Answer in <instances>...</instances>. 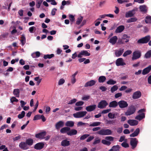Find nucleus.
<instances>
[{
    "mask_svg": "<svg viewBox=\"0 0 151 151\" xmlns=\"http://www.w3.org/2000/svg\"><path fill=\"white\" fill-rule=\"evenodd\" d=\"M42 1V0H37V2L36 4V6L37 8H39L40 7V5Z\"/></svg>",
    "mask_w": 151,
    "mask_h": 151,
    "instance_id": "obj_45",
    "label": "nucleus"
},
{
    "mask_svg": "<svg viewBox=\"0 0 151 151\" xmlns=\"http://www.w3.org/2000/svg\"><path fill=\"white\" fill-rule=\"evenodd\" d=\"M20 90L19 89H14V90L13 93L14 95L17 97H19V96Z\"/></svg>",
    "mask_w": 151,
    "mask_h": 151,
    "instance_id": "obj_31",
    "label": "nucleus"
},
{
    "mask_svg": "<svg viewBox=\"0 0 151 151\" xmlns=\"http://www.w3.org/2000/svg\"><path fill=\"white\" fill-rule=\"evenodd\" d=\"M150 38H141L137 41L138 43H146L150 40Z\"/></svg>",
    "mask_w": 151,
    "mask_h": 151,
    "instance_id": "obj_24",
    "label": "nucleus"
},
{
    "mask_svg": "<svg viewBox=\"0 0 151 151\" xmlns=\"http://www.w3.org/2000/svg\"><path fill=\"white\" fill-rule=\"evenodd\" d=\"M70 130V128L69 127H66L61 128L60 131L62 133L64 134L66 133L67 134V133Z\"/></svg>",
    "mask_w": 151,
    "mask_h": 151,
    "instance_id": "obj_23",
    "label": "nucleus"
},
{
    "mask_svg": "<svg viewBox=\"0 0 151 151\" xmlns=\"http://www.w3.org/2000/svg\"><path fill=\"white\" fill-rule=\"evenodd\" d=\"M96 81L93 80H91L86 82L84 85L85 87L91 86L95 84Z\"/></svg>",
    "mask_w": 151,
    "mask_h": 151,
    "instance_id": "obj_19",
    "label": "nucleus"
},
{
    "mask_svg": "<svg viewBox=\"0 0 151 151\" xmlns=\"http://www.w3.org/2000/svg\"><path fill=\"white\" fill-rule=\"evenodd\" d=\"M26 143L28 146H31L33 144V140L32 139L28 138L26 140Z\"/></svg>",
    "mask_w": 151,
    "mask_h": 151,
    "instance_id": "obj_35",
    "label": "nucleus"
},
{
    "mask_svg": "<svg viewBox=\"0 0 151 151\" xmlns=\"http://www.w3.org/2000/svg\"><path fill=\"white\" fill-rule=\"evenodd\" d=\"M40 52L39 51H37L31 54V56L33 58H38L40 56Z\"/></svg>",
    "mask_w": 151,
    "mask_h": 151,
    "instance_id": "obj_33",
    "label": "nucleus"
},
{
    "mask_svg": "<svg viewBox=\"0 0 151 151\" xmlns=\"http://www.w3.org/2000/svg\"><path fill=\"white\" fill-rule=\"evenodd\" d=\"M136 110V109L134 106L131 105L129 106L127 111L125 112V114L126 116H129L134 114Z\"/></svg>",
    "mask_w": 151,
    "mask_h": 151,
    "instance_id": "obj_2",
    "label": "nucleus"
},
{
    "mask_svg": "<svg viewBox=\"0 0 151 151\" xmlns=\"http://www.w3.org/2000/svg\"><path fill=\"white\" fill-rule=\"evenodd\" d=\"M106 80V78L104 76H100L98 79V81L100 83H104Z\"/></svg>",
    "mask_w": 151,
    "mask_h": 151,
    "instance_id": "obj_36",
    "label": "nucleus"
},
{
    "mask_svg": "<svg viewBox=\"0 0 151 151\" xmlns=\"http://www.w3.org/2000/svg\"><path fill=\"white\" fill-rule=\"evenodd\" d=\"M84 103L82 101H79L76 102V105L77 106H82Z\"/></svg>",
    "mask_w": 151,
    "mask_h": 151,
    "instance_id": "obj_59",
    "label": "nucleus"
},
{
    "mask_svg": "<svg viewBox=\"0 0 151 151\" xmlns=\"http://www.w3.org/2000/svg\"><path fill=\"white\" fill-rule=\"evenodd\" d=\"M124 51V49L120 48L119 50H116L115 51V55L116 57H119L122 54Z\"/></svg>",
    "mask_w": 151,
    "mask_h": 151,
    "instance_id": "obj_22",
    "label": "nucleus"
},
{
    "mask_svg": "<svg viewBox=\"0 0 151 151\" xmlns=\"http://www.w3.org/2000/svg\"><path fill=\"white\" fill-rule=\"evenodd\" d=\"M25 115V112L24 111H22L20 114H19L18 115V118L19 119H21Z\"/></svg>",
    "mask_w": 151,
    "mask_h": 151,
    "instance_id": "obj_41",
    "label": "nucleus"
},
{
    "mask_svg": "<svg viewBox=\"0 0 151 151\" xmlns=\"http://www.w3.org/2000/svg\"><path fill=\"white\" fill-rule=\"evenodd\" d=\"M125 27L124 25H120L118 26L116 29L115 32L116 33H120L124 29Z\"/></svg>",
    "mask_w": 151,
    "mask_h": 151,
    "instance_id": "obj_25",
    "label": "nucleus"
},
{
    "mask_svg": "<svg viewBox=\"0 0 151 151\" xmlns=\"http://www.w3.org/2000/svg\"><path fill=\"white\" fill-rule=\"evenodd\" d=\"M96 108V105L93 104L87 106L86 107V109L88 112H91L94 111Z\"/></svg>",
    "mask_w": 151,
    "mask_h": 151,
    "instance_id": "obj_15",
    "label": "nucleus"
},
{
    "mask_svg": "<svg viewBox=\"0 0 151 151\" xmlns=\"http://www.w3.org/2000/svg\"><path fill=\"white\" fill-rule=\"evenodd\" d=\"M116 81L112 79H109L108 81L107 82V83L109 85H114L116 83Z\"/></svg>",
    "mask_w": 151,
    "mask_h": 151,
    "instance_id": "obj_40",
    "label": "nucleus"
},
{
    "mask_svg": "<svg viewBox=\"0 0 151 151\" xmlns=\"http://www.w3.org/2000/svg\"><path fill=\"white\" fill-rule=\"evenodd\" d=\"M145 117V114L144 113H142V114H139L135 117V119L138 120L140 121L144 118Z\"/></svg>",
    "mask_w": 151,
    "mask_h": 151,
    "instance_id": "obj_28",
    "label": "nucleus"
},
{
    "mask_svg": "<svg viewBox=\"0 0 151 151\" xmlns=\"http://www.w3.org/2000/svg\"><path fill=\"white\" fill-rule=\"evenodd\" d=\"M137 20V19L135 18H131L128 19L127 21V23H130L136 22Z\"/></svg>",
    "mask_w": 151,
    "mask_h": 151,
    "instance_id": "obj_42",
    "label": "nucleus"
},
{
    "mask_svg": "<svg viewBox=\"0 0 151 151\" xmlns=\"http://www.w3.org/2000/svg\"><path fill=\"white\" fill-rule=\"evenodd\" d=\"M127 123L131 126H135L138 124V122L135 120L129 119L128 120Z\"/></svg>",
    "mask_w": 151,
    "mask_h": 151,
    "instance_id": "obj_18",
    "label": "nucleus"
},
{
    "mask_svg": "<svg viewBox=\"0 0 151 151\" xmlns=\"http://www.w3.org/2000/svg\"><path fill=\"white\" fill-rule=\"evenodd\" d=\"M137 9L135 8L131 11H129L125 14V17L127 18L132 17L135 14V11H137Z\"/></svg>",
    "mask_w": 151,
    "mask_h": 151,
    "instance_id": "obj_8",
    "label": "nucleus"
},
{
    "mask_svg": "<svg viewBox=\"0 0 151 151\" xmlns=\"http://www.w3.org/2000/svg\"><path fill=\"white\" fill-rule=\"evenodd\" d=\"M94 138L93 136H90L86 140V142H90V141L93 140Z\"/></svg>",
    "mask_w": 151,
    "mask_h": 151,
    "instance_id": "obj_63",
    "label": "nucleus"
},
{
    "mask_svg": "<svg viewBox=\"0 0 151 151\" xmlns=\"http://www.w3.org/2000/svg\"><path fill=\"white\" fill-rule=\"evenodd\" d=\"M70 145V142L66 139L63 140L61 142V145L63 146H67Z\"/></svg>",
    "mask_w": 151,
    "mask_h": 151,
    "instance_id": "obj_29",
    "label": "nucleus"
},
{
    "mask_svg": "<svg viewBox=\"0 0 151 151\" xmlns=\"http://www.w3.org/2000/svg\"><path fill=\"white\" fill-rule=\"evenodd\" d=\"M141 96V93L140 91H137L134 92L132 95V98L134 99H137L139 98Z\"/></svg>",
    "mask_w": 151,
    "mask_h": 151,
    "instance_id": "obj_13",
    "label": "nucleus"
},
{
    "mask_svg": "<svg viewBox=\"0 0 151 151\" xmlns=\"http://www.w3.org/2000/svg\"><path fill=\"white\" fill-rule=\"evenodd\" d=\"M108 116L110 119H114L116 118L114 114H113L111 112L109 113L108 114Z\"/></svg>",
    "mask_w": 151,
    "mask_h": 151,
    "instance_id": "obj_47",
    "label": "nucleus"
},
{
    "mask_svg": "<svg viewBox=\"0 0 151 151\" xmlns=\"http://www.w3.org/2000/svg\"><path fill=\"white\" fill-rule=\"evenodd\" d=\"M44 146V144L43 142H39L35 145L34 148L37 150H40L43 148Z\"/></svg>",
    "mask_w": 151,
    "mask_h": 151,
    "instance_id": "obj_10",
    "label": "nucleus"
},
{
    "mask_svg": "<svg viewBox=\"0 0 151 151\" xmlns=\"http://www.w3.org/2000/svg\"><path fill=\"white\" fill-rule=\"evenodd\" d=\"M139 9L140 11L142 12L146 13L147 12V7L145 5L140 6Z\"/></svg>",
    "mask_w": 151,
    "mask_h": 151,
    "instance_id": "obj_27",
    "label": "nucleus"
},
{
    "mask_svg": "<svg viewBox=\"0 0 151 151\" xmlns=\"http://www.w3.org/2000/svg\"><path fill=\"white\" fill-rule=\"evenodd\" d=\"M78 133L77 131L74 129H71L69 130L68 132L67 133V135L70 136H72L76 135Z\"/></svg>",
    "mask_w": 151,
    "mask_h": 151,
    "instance_id": "obj_17",
    "label": "nucleus"
},
{
    "mask_svg": "<svg viewBox=\"0 0 151 151\" xmlns=\"http://www.w3.org/2000/svg\"><path fill=\"white\" fill-rule=\"evenodd\" d=\"M99 89L103 92L107 90V88L104 86H101L100 87H99Z\"/></svg>",
    "mask_w": 151,
    "mask_h": 151,
    "instance_id": "obj_64",
    "label": "nucleus"
},
{
    "mask_svg": "<svg viewBox=\"0 0 151 151\" xmlns=\"http://www.w3.org/2000/svg\"><path fill=\"white\" fill-rule=\"evenodd\" d=\"M120 147L119 145L113 146L109 151H119Z\"/></svg>",
    "mask_w": 151,
    "mask_h": 151,
    "instance_id": "obj_34",
    "label": "nucleus"
},
{
    "mask_svg": "<svg viewBox=\"0 0 151 151\" xmlns=\"http://www.w3.org/2000/svg\"><path fill=\"white\" fill-rule=\"evenodd\" d=\"M139 128H137L133 133L130 135V137H134L137 136L139 133Z\"/></svg>",
    "mask_w": 151,
    "mask_h": 151,
    "instance_id": "obj_26",
    "label": "nucleus"
},
{
    "mask_svg": "<svg viewBox=\"0 0 151 151\" xmlns=\"http://www.w3.org/2000/svg\"><path fill=\"white\" fill-rule=\"evenodd\" d=\"M54 56V55L53 54H52L50 55L47 54L45 55L44 56L43 58L45 59H51Z\"/></svg>",
    "mask_w": 151,
    "mask_h": 151,
    "instance_id": "obj_37",
    "label": "nucleus"
},
{
    "mask_svg": "<svg viewBox=\"0 0 151 151\" xmlns=\"http://www.w3.org/2000/svg\"><path fill=\"white\" fill-rule=\"evenodd\" d=\"M101 124L100 122H94L88 125L90 127H95Z\"/></svg>",
    "mask_w": 151,
    "mask_h": 151,
    "instance_id": "obj_39",
    "label": "nucleus"
},
{
    "mask_svg": "<svg viewBox=\"0 0 151 151\" xmlns=\"http://www.w3.org/2000/svg\"><path fill=\"white\" fill-rule=\"evenodd\" d=\"M122 94L121 93H118L116 94L114 96L116 98H118L122 96Z\"/></svg>",
    "mask_w": 151,
    "mask_h": 151,
    "instance_id": "obj_61",
    "label": "nucleus"
},
{
    "mask_svg": "<svg viewBox=\"0 0 151 151\" xmlns=\"http://www.w3.org/2000/svg\"><path fill=\"white\" fill-rule=\"evenodd\" d=\"M130 144L132 146V148L134 149L137 146L138 143V139L135 138H130Z\"/></svg>",
    "mask_w": 151,
    "mask_h": 151,
    "instance_id": "obj_3",
    "label": "nucleus"
},
{
    "mask_svg": "<svg viewBox=\"0 0 151 151\" xmlns=\"http://www.w3.org/2000/svg\"><path fill=\"white\" fill-rule=\"evenodd\" d=\"M97 133L102 135H110L111 134L112 131L111 130L109 129H102L100 131H98Z\"/></svg>",
    "mask_w": 151,
    "mask_h": 151,
    "instance_id": "obj_1",
    "label": "nucleus"
},
{
    "mask_svg": "<svg viewBox=\"0 0 151 151\" xmlns=\"http://www.w3.org/2000/svg\"><path fill=\"white\" fill-rule=\"evenodd\" d=\"M64 126V122L62 121H59L55 125L56 129H59L60 128L63 127Z\"/></svg>",
    "mask_w": 151,
    "mask_h": 151,
    "instance_id": "obj_20",
    "label": "nucleus"
},
{
    "mask_svg": "<svg viewBox=\"0 0 151 151\" xmlns=\"http://www.w3.org/2000/svg\"><path fill=\"white\" fill-rule=\"evenodd\" d=\"M12 103H13L14 102H17L18 100L14 97H12L10 99Z\"/></svg>",
    "mask_w": 151,
    "mask_h": 151,
    "instance_id": "obj_58",
    "label": "nucleus"
},
{
    "mask_svg": "<svg viewBox=\"0 0 151 151\" xmlns=\"http://www.w3.org/2000/svg\"><path fill=\"white\" fill-rule=\"evenodd\" d=\"M83 19V17L81 16L80 17L77 19V20L76 22V24L78 25L82 21Z\"/></svg>",
    "mask_w": 151,
    "mask_h": 151,
    "instance_id": "obj_46",
    "label": "nucleus"
},
{
    "mask_svg": "<svg viewBox=\"0 0 151 151\" xmlns=\"http://www.w3.org/2000/svg\"><path fill=\"white\" fill-rule=\"evenodd\" d=\"M90 55V54L86 50H83L81 51L78 55V57L81 58L82 57V55L85 56H89Z\"/></svg>",
    "mask_w": 151,
    "mask_h": 151,
    "instance_id": "obj_11",
    "label": "nucleus"
},
{
    "mask_svg": "<svg viewBox=\"0 0 151 151\" xmlns=\"http://www.w3.org/2000/svg\"><path fill=\"white\" fill-rule=\"evenodd\" d=\"M126 38H122V39H119L118 41V43L120 44H123L125 42V40Z\"/></svg>",
    "mask_w": 151,
    "mask_h": 151,
    "instance_id": "obj_53",
    "label": "nucleus"
},
{
    "mask_svg": "<svg viewBox=\"0 0 151 151\" xmlns=\"http://www.w3.org/2000/svg\"><path fill=\"white\" fill-rule=\"evenodd\" d=\"M118 89V87L116 85H114L111 88V91L113 93L116 91Z\"/></svg>",
    "mask_w": 151,
    "mask_h": 151,
    "instance_id": "obj_43",
    "label": "nucleus"
},
{
    "mask_svg": "<svg viewBox=\"0 0 151 151\" xmlns=\"http://www.w3.org/2000/svg\"><path fill=\"white\" fill-rule=\"evenodd\" d=\"M19 147L23 150H27L29 148L26 142H21L19 145Z\"/></svg>",
    "mask_w": 151,
    "mask_h": 151,
    "instance_id": "obj_12",
    "label": "nucleus"
},
{
    "mask_svg": "<svg viewBox=\"0 0 151 151\" xmlns=\"http://www.w3.org/2000/svg\"><path fill=\"white\" fill-rule=\"evenodd\" d=\"M101 142L100 139H99L98 138H96L95 139V141L93 143V145H95Z\"/></svg>",
    "mask_w": 151,
    "mask_h": 151,
    "instance_id": "obj_56",
    "label": "nucleus"
},
{
    "mask_svg": "<svg viewBox=\"0 0 151 151\" xmlns=\"http://www.w3.org/2000/svg\"><path fill=\"white\" fill-rule=\"evenodd\" d=\"M145 22L146 23H150L151 22V17H146Z\"/></svg>",
    "mask_w": 151,
    "mask_h": 151,
    "instance_id": "obj_51",
    "label": "nucleus"
},
{
    "mask_svg": "<svg viewBox=\"0 0 151 151\" xmlns=\"http://www.w3.org/2000/svg\"><path fill=\"white\" fill-rule=\"evenodd\" d=\"M132 52L130 50H128L125 51L123 54L124 57H126L128 55H129L131 54Z\"/></svg>",
    "mask_w": 151,
    "mask_h": 151,
    "instance_id": "obj_49",
    "label": "nucleus"
},
{
    "mask_svg": "<svg viewBox=\"0 0 151 151\" xmlns=\"http://www.w3.org/2000/svg\"><path fill=\"white\" fill-rule=\"evenodd\" d=\"M105 139L110 142H112L114 141V137L111 136H106L105 137Z\"/></svg>",
    "mask_w": 151,
    "mask_h": 151,
    "instance_id": "obj_48",
    "label": "nucleus"
},
{
    "mask_svg": "<svg viewBox=\"0 0 151 151\" xmlns=\"http://www.w3.org/2000/svg\"><path fill=\"white\" fill-rule=\"evenodd\" d=\"M41 115L40 114H37L33 118V120H38L41 119Z\"/></svg>",
    "mask_w": 151,
    "mask_h": 151,
    "instance_id": "obj_54",
    "label": "nucleus"
},
{
    "mask_svg": "<svg viewBox=\"0 0 151 151\" xmlns=\"http://www.w3.org/2000/svg\"><path fill=\"white\" fill-rule=\"evenodd\" d=\"M118 105V102L116 101H113L111 102L109 105V106L110 108H115Z\"/></svg>",
    "mask_w": 151,
    "mask_h": 151,
    "instance_id": "obj_21",
    "label": "nucleus"
},
{
    "mask_svg": "<svg viewBox=\"0 0 151 151\" xmlns=\"http://www.w3.org/2000/svg\"><path fill=\"white\" fill-rule=\"evenodd\" d=\"M118 105L121 108H126L128 106L127 102L124 100H121L119 101Z\"/></svg>",
    "mask_w": 151,
    "mask_h": 151,
    "instance_id": "obj_7",
    "label": "nucleus"
},
{
    "mask_svg": "<svg viewBox=\"0 0 151 151\" xmlns=\"http://www.w3.org/2000/svg\"><path fill=\"white\" fill-rule=\"evenodd\" d=\"M78 71H76L73 75L71 76V81L72 83L74 84L76 82V79L75 78L76 76L78 74Z\"/></svg>",
    "mask_w": 151,
    "mask_h": 151,
    "instance_id": "obj_30",
    "label": "nucleus"
},
{
    "mask_svg": "<svg viewBox=\"0 0 151 151\" xmlns=\"http://www.w3.org/2000/svg\"><path fill=\"white\" fill-rule=\"evenodd\" d=\"M90 135L89 134H83L82 136H81V137L80 138V140H83L86 139V138H87Z\"/></svg>",
    "mask_w": 151,
    "mask_h": 151,
    "instance_id": "obj_52",
    "label": "nucleus"
},
{
    "mask_svg": "<svg viewBox=\"0 0 151 151\" xmlns=\"http://www.w3.org/2000/svg\"><path fill=\"white\" fill-rule=\"evenodd\" d=\"M141 56V53L139 51H136L134 52L133 53V56L132 60H137Z\"/></svg>",
    "mask_w": 151,
    "mask_h": 151,
    "instance_id": "obj_6",
    "label": "nucleus"
},
{
    "mask_svg": "<svg viewBox=\"0 0 151 151\" xmlns=\"http://www.w3.org/2000/svg\"><path fill=\"white\" fill-rule=\"evenodd\" d=\"M116 64L117 66H122L125 65V63L123 61V59L121 58H119L116 60Z\"/></svg>",
    "mask_w": 151,
    "mask_h": 151,
    "instance_id": "obj_14",
    "label": "nucleus"
},
{
    "mask_svg": "<svg viewBox=\"0 0 151 151\" xmlns=\"http://www.w3.org/2000/svg\"><path fill=\"white\" fill-rule=\"evenodd\" d=\"M111 111V109H107L103 110L101 112V113L103 114H105L109 113Z\"/></svg>",
    "mask_w": 151,
    "mask_h": 151,
    "instance_id": "obj_60",
    "label": "nucleus"
},
{
    "mask_svg": "<svg viewBox=\"0 0 151 151\" xmlns=\"http://www.w3.org/2000/svg\"><path fill=\"white\" fill-rule=\"evenodd\" d=\"M76 101L77 100L76 99H73L71 100L68 104H72L76 103Z\"/></svg>",
    "mask_w": 151,
    "mask_h": 151,
    "instance_id": "obj_57",
    "label": "nucleus"
},
{
    "mask_svg": "<svg viewBox=\"0 0 151 151\" xmlns=\"http://www.w3.org/2000/svg\"><path fill=\"white\" fill-rule=\"evenodd\" d=\"M86 114L87 112L86 111H79L74 114L73 116L76 118H80L83 117Z\"/></svg>",
    "mask_w": 151,
    "mask_h": 151,
    "instance_id": "obj_4",
    "label": "nucleus"
},
{
    "mask_svg": "<svg viewBox=\"0 0 151 151\" xmlns=\"http://www.w3.org/2000/svg\"><path fill=\"white\" fill-rule=\"evenodd\" d=\"M145 57L146 58H148L151 57V50L148 51L145 54Z\"/></svg>",
    "mask_w": 151,
    "mask_h": 151,
    "instance_id": "obj_50",
    "label": "nucleus"
},
{
    "mask_svg": "<svg viewBox=\"0 0 151 151\" xmlns=\"http://www.w3.org/2000/svg\"><path fill=\"white\" fill-rule=\"evenodd\" d=\"M118 38H110L109 42L112 44H114L116 42Z\"/></svg>",
    "mask_w": 151,
    "mask_h": 151,
    "instance_id": "obj_44",
    "label": "nucleus"
},
{
    "mask_svg": "<svg viewBox=\"0 0 151 151\" xmlns=\"http://www.w3.org/2000/svg\"><path fill=\"white\" fill-rule=\"evenodd\" d=\"M74 122L72 121H68L65 124V126L68 127H72L74 126Z\"/></svg>",
    "mask_w": 151,
    "mask_h": 151,
    "instance_id": "obj_32",
    "label": "nucleus"
},
{
    "mask_svg": "<svg viewBox=\"0 0 151 151\" xmlns=\"http://www.w3.org/2000/svg\"><path fill=\"white\" fill-rule=\"evenodd\" d=\"M151 70V65H150L144 69L142 72V74L145 75L148 74L150 71Z\"/></svg>",
    "mask_w": 151,
    "mask_h": 151,
    "instance_id": "obj_16",
    "label": "nucleus"
},
{
    "mask_svg": "<svg viewBox=\"0 0 151 151\" xmlns=\"http://www.w3.org/2000/svg\"><path fill=\"white\" fill-rule=\"evenodd\" d=\"M101 143L104 145L109 146L111 144V142L105 139H103L101 140Z\"/></svg>",
    "mask_w": 151,
    "mask_h": 151,
    "instance_id": "obj_38",
    "label": "nucleus"
},
{
    "mask_svg": "<svg viewBox=\"0 0 151 151\" xmlns=\"http://www.w3.org/2000/svg\"><path fill=\"white\" fill-rule=\"evenodd\" d=\"M108 105V103L105 100L101 101L98 104L97 106L98 108L102 109L104 108Z\"/></svg>",
    "mask_w": 151,
    "mask_h": 151,
    "instance_id": "obj_5",
    "label": "nucleus"
},
{
    "mask_svg": "<svg viewBox=\"0 0 151 151\" xmlns=\"http://www.w3.org/2000/svg\"><path fill=\"white\" fill-rule=\"evenodd\" d=\"M65 82V80L61 78L60 79L58 82V84L61 85L63 84Z\"/></svg>",
    "mask_w": 151,
    "mask_h": 151,
    "instance_id": "obj_62",
    "label": "nucleus"
},
{
    "mask_svg": "<svg viewBox=\"0 0 151 151\" xmlns=\"http://www.w3.org/2000/svg\"><path fill=\"white\" fill-rule=\"evenodd\" d=\"M46 135V132L45 131L36 134L35 137L37 138L42 139L45 138V137Z\"/></svg>",
    "mask_w": 151,
    "mask_h": 151,
    "instance_id": "obj_9",
    "label": "nucleus"
},
{
    "mask_svg": "<svg viewBox=\"0 0 151 151\" xmlns=\"http://www.w3.org/2000/svg\"><path fill=\"white\" fill-rule=\"evenodd\" d=\"M122 146L124 147L127 148L129 146V144L126 142H124L121 144Z\"/></svg>",
    "mask_w": 151,
    "mask_h": 151,
    "instance_id": "obj_55",
    "label": "nucleus"
}]
</instances>
